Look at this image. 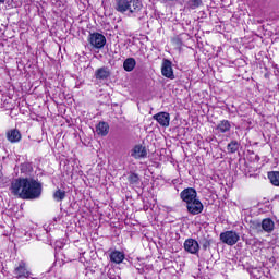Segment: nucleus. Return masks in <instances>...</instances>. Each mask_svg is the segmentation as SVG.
I'll return each instance as SVG.
<instances>
[{"mask_svg":"<svg viewBox=\"0 0 279 279\" xmlns=\"http://www.w3.org/2000/svg\"><path fill=\"white\" fill-rule=\"evenodd\" d=\"M10 189L20 199H38L43 195V183L34 178L14 179Z\"/></svg>","mask_w":279,"mask_h":279,"instance_id":"f257e3e1","label":"nucleus"},{"mask_svg":"<svg viewBox=\"0 0 279 279\" xmlns=\"http://www.w3.org/2000/svg\"><path fill=\"white\" fill-rule=\"evenodd\" d=\"M180 198L184 202L190 215H202L204 213V204L197 197V190L194 187H185L181 191Z\"/></svg>","mask_w":279,"mask_h":279,"instance_id":"f03ea898","label":"nucleus"},{"mask_svg":"<svg viewBox=\"0 0 279 279\" xmlns=\"http://www.w3.org/2000/svg\"><path fill=\"white\" fill-rule=\"evenodd\" d=\"M113 8L116 12L120 14H125L129 12L131 16H138L143 10V1L141 0H116Z\"/></svg>","mask_w":279,"mask_h":279,"instance_id":"7ed1b4c3","label":"nucleus"},{"mask_svg":"<svg viewBox=\"0 0 279 279\" xmlns=\"http://www.w3.org/2000/svg\"><path fill=\"white\" fill-rule=\"evenodd\" d=\"M13 276L16 279H29V276H32V270H29V266L25 260H21L17 265H15Z\"/></svg>","mask_w":279,"mask_h":279,"instance_id":"20e7f679","label":"nucleus"},{"mask_svg":"<svg viewBox=\"0 0 279 279\" xmlns=\"http://www.w3.org/2000/svg\"><path fill=\"white\" fill-rule=\"evenodd\" d=\"M240 239L241 236L234 230H229L220 233V241L221 243H225V245H236Z\"/></svg>","mask_w":279,"mask_h":279,"instance_id":"39448f33","label":"nucleus"},{"mask_svg":"<svg viewBox=\"0 0 279 279\" xmlns=\"http://www.w3.org/2000/svg\"><path fill=\"white\" fill-rule=\"evenodd\" d=\"M88 43L94 49H104L106 47V36L101 33H90L88 37Z\"/></svg>","mask_w":279,"mask_h":279,"instance_id":"423d86ee","label":"nucleus"},{"mask_svg":"<svg viewBox=\"0 0 279 279\" xmlns=\"http://www.w3.org/2000/svg\"><path fill=\"white\" fill-rule=\"evenodd\" d=\"M154 121H157V123L161 128H169L171 125V114L167 111H160L153 116Z\"/></svg>","mask_w":279,"mask_h":279,"instance_id":"0eeeda50","label":"nucleus"},{"mask_svg":"<svg viewBox=\"0 0 279 279\" xmlns=\"http://www.w3.org/2000/svg\"><path fill=\"white\" fill-rule=\"evenodd\" d=\"M161 75H163V77H167L168 80H175L171 60L163 59L162 64H161Z\"/></svg>","mask_w":279,"mask_h":279,"instance_id":"6e6552de","label":"nucleus"},{"mask_svg":"<svg viewBox=\"0 0 279 279\" xmlns=\"http://www.w3.org/2000/svg\"><path fill=\"white\" fill-rule=\"evenodd\" d=\"M131 156L132 158H135V160L147 158V148L141 144H137L131 150Z\"/></svg>","mask_w":279,"mask_h":279,"instance_id":"1a4fd4ad","label":"nucleus"},{"mask_svg":"<svg viewBox=\"0 0 279 279\" xmlns=\"http://www.w3.org/2000/svg\"><path fill=\"white\" fill-rule=\"evenodd\" d=\"M184 250L189 252V254H197V252H199V242L195 239H187L184 242Z\"/></svg>","mask_w":279,"mask_h":279,"instance_id":"9d476101","label":"nucleus"},{"mask_svg":"<svg viewBox=\"0 0 279 279\" xmlns=\"http://www.w3.org/2000/svg\"><path fill=\"white\" fill-rule=\"evenodd\" d=\"M22 138L23 135H21V131H19V129H11L7 131V141H9V143H21Z\"/></svg>","mask_w":279,"mask_h":279,"instance_id":"9b49d317","label":"nucleus"},{"mask_svg":"<svg viewBox=\"0 0 279 279\" xmlns=\"http://www.w3.org/2000/svg\"><path fill=\"white\" fill-rule=\"evenodd\" d=\"M110 263H114V265H121L123 260H125V253L121 251H111L109 254Z\"/></svg>","mask_w":279,"mask_h":279,"instance_id":"f8f14e48","label":"nucleus"},{"mask_svg":"<svg viewBox=\"0 0 279 279\" xmlns=\"http://www.w3.org/2000/svg\"><path fill=\"white\" fill-rule=\"evenodd\" d=\"M216 130L219 134H226L232 130V124L230 123V120H221L218 122Z\"/></svg>","mask_w":279,"mask_h":279,"instance_id":"ddd939ff","label":"nucleus"},{"mask_svg":"<svg viewBox=\"0 0 279 279\" xmlns=\"http://www.w3.org/2000/svg\"><path fill=\"white\" fill-rule=\"evenodd\" d=\"M110 131V125L108 122H99L96 126V132L99 136H108V132Z\"/></svg>","mask_w":279,"mask_h":279,"instance_id":"4468645a","label":"nucleus"},{"mask_svg":"<svg viewBox=\"0 0 279 279\" xmlns=\"http://www.w3.org/2000/svg\"><path fill=\"white\" fill-rule=\"evenodd\" d=\"M96 80H108L110 77V70L107 66L97 69L95 72Z\"/></svg>","mask_w":279,"mask_h":279,"instance_id":"2eb2a0df","label":"nucleus"},{"mask_svg":"<svg viewBox=\"0 0 279 279\" xmlns=\"http://www.w3.org/2000/svg\"><path fill=\"white\" fill-rule=\"evenodd\" d=\"M123 69L126 71V73H132L134 69H136V59L134 58H128L123 62Z\"/></svg>","mask_w":279,"mask_h":279,"instance_id":"dca6fc26","label":"nucleus"},{"mask_svg":"<svg viewBox=\"0 0 279 279\" xmlns=\"http://www.w3.org/2000/svg\"><path fill=\"white\" fill-rule=\"evenodd\" d=\"M241 148V143H239L236 140H232L228 145H227V151L228 154H236L239 149Z\"/></svg>","mask_w":279,"mask_h":279,"instance_id":"f3484780","label":"nucleus"},{"mask_svg":"<svg viewBox=\"0 0 279 279\" xmlns=\"http://www.w3.org/2000/svg\"><path fill=\"white\" fill-rule=\"evenodd\" d=\"M20 171L21 173H24V175H29L32 171H34V166L29 161H25L20 165Z\"/></svg>","mask_w":279,"mask_h":279,"instance_id":"a211bd4d","label":"nucleus"},{"mask_svg":"<svg viewBox=\"0 0 279 279\" xmlns=\"http://www.w3.org/2000/svg\"><path fill=\"white\" fill-rule=\"evenodd\" d=\"M262 228L265 232H274L275 223L270 218H266L262 221Z\"/></svg>","mask_w":279,"mask_h":279,"instance_id":"6ab92c4d","label":"nucleus"},{"mask_svg":"<svg viewBox=\"0 0 279 279\" xmlns=\"http://www.w3.org/2000/svg\"><path fill=\"white\" fill-rule=\"evenodd\" d=\"M268 180H270L272 186H279V171L268 172Z\"/></svg>","mask_w":279,"mask_h":279,"instance_id":"aec40b11","label":"nucleus"},{"mask_svg":"<svg viewBox=\"0 0 279 279\" xmlns=\"http://www.w3.org/2000/svg\"><path fill=\"white\" fill-rule=\"evenodd\" d=\"M202 5V0H187L186 8L187 10H197Z\"/></svg>","mask_w":279,"mask_h":279,"instance_id":"412c9836","label":"nucleus"},{"mask_svg":"<svg viewBox=\"0 0 279 279\" xmlns=\"http://www.w3.org/2000/svg\"><path fill=\"white\" fill-rule=\"evenodd\" d=\"M129 184H138L141 182V177L136 172H131L128 177Z\"/></svg>","mask_w":279,"mask_h":279,"instance_id":"4be33fe9","label":"nucleus"},{"mask_svg":"<svg viewBox=\"0 0 279 279\" xmlns=\"http://www.w3.org/2000/svg\"><path fill=\"white\" fill-rule=\"evenodd\" d=\"M65 197H66V192H65V191L57 190V191L53 193V198H54L57 202H62V199H64Z\"/></svg>","mask_w":279,"mask_h":279,"instance_id":"5701e85b","label":"nucleus"},{"mask_svg":"<svg viewBox=\"0 0 279 279\" xmlns=\"http://www.w3.org/2000/svg\"><path fill=\"white\" fill-rule=\"evenodd\" d=\"M172 45H174V47H177L178 49H182V46L184 45V43L182 41L181 37L179 35L174 36L171 39Z\"/></svg>","mask_w":279,"mask_h":279,"instance_id":"b1692460","label":"nucleus"},{"mask_svg":"<svg viewBox=\"0 0 279 279\" xmlns=\"http://www.w3.org/2000/svg\"><path fill=\"white\" fill-rule=\"evenodd\" d=\"M210 245H213V240H210V239L203 240L202 247H203L204 252H206V250H209Z\"/></svg>","mask_w":279,"mask_h":279,"instance_id":"393cba45","label":"nucleus"},{"mask_svg":"<svg viewBox=\"0 0 279 279\" xmlns=\"http://www.w3.org/2000/svg\"><path fill=\"white\" fill-rule=\"evenodd\" d=\"M136 270H137V274H145V268L143 266H141V264L136 265L135 266Z\"/></svg>","mask_w":279,"mask_h":279,"instance_id":"a878e982","label":"nucleus"},{"mask_svg":"<svg viewBox=\"0 0 279 279\" xmlns=\"http://www.w3.org/2000/svg\"><path fill=\"white\" fill-rule=\"evenodd\" d=\"M159 1H160V3H173L178 0H159Z\"/></svg>","mask_w":279,"mask_h":279,"instance_id":"bb28decb","label":"nucleus"},{"mask_svg":"<svg viewBox=\"0 0 279 279\" xmlns=\"http://www.w3.org/2000/svg\"><path fill=\"white\" fill-rule=\"evenodd\" d=\"M0 3H5V0H0Z\"/></svg>","mask_w":279,"mask_h":279,"instance_id":"cd10ccee","label":"nucleus"},{"mask_svg":"<svg viewBox=\"0 0 279 279\" xmlns=\"http://www.w3.org/2000/svg\"><path fill=\"white\" fill-rule=\"evenodd\" d=\"M265 77H268V75H267V74H265Z\"/></svg>","mask_w":279,"mask_h":279,"instance_id":"c85d7f7f","label":"nucleus"}]
</instances>
